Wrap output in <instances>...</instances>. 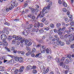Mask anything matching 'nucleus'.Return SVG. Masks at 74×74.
Wrapping results in <instances>:
<instances>
[{
	"mask_svg": "<svg viewBox=\"0 0 74 74\" xmlns=\"http://www.w3.org/2000/svg\"><path fill=\"white\" fill-rule=\"evenodd\" d=\"M46 50V52L47 53H49V54H51V50H49V49L48 48L47 49H46L45 46H43L40 48V50L42 53H45V52Z\"/></svg>",
	"mask_w": 74,
	"mask_h": 74,
	"instance_id": "obj_1",
	"label": "nucleus"
},
{
	"mask_svg": "<svg viewBox=\"0 0 74 74\" xmlns=\"http://www.w3.org/2000/svg\"><path fill=\"white\" fill-rule=\"evenodd\" d=\"M1 38L3 40H5L7 39V36L4 34H3L1 35Z\"/></svg>",
	"mask_w": 74,
	"mask_h": 74,
	"instance_id": "obj_2",
	"label": "nucleus"
},
{
	"mask_svg": "<svg viewBox=\"0 0 74 74\" xmlns=\"http://www.w3.org/2000/svg\"><path fill=\"white\" fill-rule=\"evenodd\" d=\"M47 7H45L42 10V12H45V14H47L49 12L48 11V10H47Z\"/></svg>",
	"mask_w": 74,
	"mask_h": 74,
	"instance_id": "obj_3",
	"label": "nucleus"
},
{
	"mask_svg": "<svg viewBox=\"0 0 74 74\" xmlns=\"http://www.w3.org/2000/svg\"><path fill=\"white\" fill-rule=\"evenodd\" d=\"M14 1V0L11 1V3H12V4H11V5L12 6V7H14H14H17L18 3H15V1Z\"/></svg>",
	"mask_w": 74,
	"mask_h": 74,
	"instance_id": "obj_4",
	"label": "nucleus"
},
{
	"mask_svg": "<svg viewBox=\"0 0 74 74\" xmlns=\"http://www.w3.org/2000/svg\"><path fill=\"white\" fill-rule=\"evenodd\" d=\"M73 34H65L64 36H65V38H70L71 37H72Z\"/></svg>",
	"mask_w": 74,
	"mask_h": 74,
	"instance_id": "obj_5",
	"label": "nucleus"
},
{
	"mask_svg": "<svg viewBox=\"0 0 74 74\" xmlns=\"http://www.w3.org/2000/svg\"><path fill=\"white\" fill-rule=\"evenodd\" d=\"M15 40H18V41H20V40H23V39L21 37H19V36H17L15 38Z\"/></svg>",
	"mask_w": 74,
	"mask_h": 74,
	"instance_id": "obj_6",
	"label": "nucleus"
},
{
	"mask_svg": "<svg viewBox=\"0 0 74 74\" xmlns=\"http://www.w3.org/2000/svg\"><path fill=\"white\" fill-rule=\"evenodd\" d=\"M25 39H23L21 40L20 42L17 41V45H20V42H21V43H23L24 41H25Z\"/></svg>",
	"mask_w": 74,
	"mask_h": 74,
	"instance_id": "obj_7",
	"label": "nucleus"
},
{
	"mask_svg": "<svg viewBox=\"0 0 74 74\" xmlns=\"http://www.w3.org/2000/svg\"><path fill=\"white\" fill-rule=\"evenodd\" d=\"M65 59V58L64 57H63L61 59V62L60 64V66H62V65H63V63L64 62V60Z\"/></svg>",
	"mask_w": 74,
	"mask_h": 74,
	"instance_id": "obj_8",
	"label": "nucleus"
},
{
	"mask_svg": "<svg viewBox=\"0 0 74 74\" xmlns=\"http://www.w3.org/2000/svg\"><path fill=\"white\" fill-rule=\"evenodd\" d=\"M24 69H25L24 66H21L19 70V71L20 73H22V72H23V70H24Z\"/></svg>",
	"mask_w": 74,
	"mask_h": 74,
	"instance_id": "obj_9",
	"label": "nucleus"
},
{
	"mask_svg": "<svg viewBox=\"0 0 74 74\" xmlns=\"http://www.w3.org/2000/svg\"><path fill=\"white\" fill-rule=\"evenodd\" d=\"M28 32H29V30H27V31H24L23 32V33L25 36H27V35H28Z\"/></svg>",
	"mask_w": 74,
	"mask_h": 74,
	"instance_id": "obj_10",
	"label": "nucleus"
},
{
	"mask_svg": "<svg viewBox=\"0 0 74 74\" xmlns=\"http://www.w3.org/2000/svg\"><path fill=\"white\" fill-rule=\"evenodd\" d=\"M28 52L26 53L25 55L26 56H29L30 55H31L32 53V51H28Z\"/></svg>",
	"mask_w": 74,
	"mask_h": 74,
	"instance_id": "obj_11",
	"label": "nucleus"
},
{
	"mask_svg": "<svg viewBox=\"0 0 74 74\" xmlns=\"http://www.w3.org/2000/svg\"><path fill=\"white\" fill-rule=\"evenodd\" d=\"M31 68H32V66H31L30 65H28L27 66V68L25 70L26 71H29L30 69H31Z\"/></svg>",
	"mask_w": 74,
	"mask_h": 74,
	"instance_id": "obj_12",
	"label": "nucleus"
},
{
	"mask_svg": "<svg viewBox=\"0 0 74 74\" xmlns=\"http://www.w3.org/2000/svg\"><path fill=\"white\" fill-rule=\"evenodd\" d=\"M37 23H35L34 25V27H35V28H37V27H38V28H39V24L38 23V22H37Z\"/></svg>",
	"mask_w": 74,
	"mask_h": 74,
	"instance_id": "obj_13",
	"label": "nucleus"
},
{
	"mask_svg": "<svg viewBox=\"0 0 74 74\" xmlns=\"http://www.w3.org/2000/svg\"><path fill=\"white\" fill-rule=\"evenodd\" d=\"M3 45L5 46L6 47H7L8 46V43L6 40H3Z\"/></svg>",
	"mask_w": 74,
	"mask_h": 74,
	"instance_id": "obj_14",
	"label": "nucleus"
},
{
	"mask_svg": "<svg viewBox=\"0 0 74 74\" xmlns=\"http://www.w3.org/2000/svg\"><path fill=\"white\" fill-rule=\"evenodd\" d=\"M18 62L20 63H23V59L22 57H20L18 59Z\"/></svg>",
	"mask_w": 74,
	"mask_h": 74,
	"instance_id": "obj_15",
	"label": "nucleus"
},
{
	"mask_svg": "<svg viewBox=\"0 0 74 74\" xmlns=\"http://www.w3.org/2000/svg\"><path fill=\"white\" fill-rule=\"evenodd\" d=\"M8 63L9 64H13V63H15L14 60L13 59L11 60L10 61L8 62Z\"/></svg>",
	"mask_w": 74,
	"mask_h": 74,
	"instance_id": "obj_16",
	"label": "nucleus"
},
{
	"mask_svg": "<svg viewBox=\"0 0 74 74\" xmlns=\"http://www.w3.org/2000/svg\"><path fill=\"white\" fill-rule=\"evenodd\" d=\"M62 67L63 68H65V69H69V66L67 65H64L63 64L62 66Z\"/></svg>",
	"mask_w": 74,
	"mask_h": 74,
	"instance_id": "obj_17",
	"label": "nucleus"
},
{
	"mask_svg": "<svg viewBox=\"0 0 74 74\" xmlns=\"http://www.w3.org/2000/svg\"><path fill=\"white\" fill-rule=\"evenodd\" d=\"M36 58H40L41 57V53H40L36 54L35 56Z\"/></svg>",
	"mask_w": 74,
	"mask_h": 74,
	"instance_id": "obj_18",
	"label": "nucleus"
},
{
	"mask_svg": "<svg viewBox=\"0 0 74 74\" xmlns=\"http://www.w3.org/2000/svg\"><path fill=\"white\" fill-rule=\"evenodd\" d=\"M17 52L19 53H21L22 55H25V52L23 51H18Z\"/></svg>",
	"mask_w": 74,
	"mask_h": 74,
	"instance_id": "obj_19",
	"label": "nucleus"
},
{
	"mask_svg": "<svg viewBox=\"0 0 74 74\" xmlns=\"http://www.w3.org/2000/svg\"><path fill=\"white\" fill-rule=\"evenodd\" d=\"M36 7L35 8L36 10V12H38V11H39V6L38 5H36Z\"/></svg>",
	"mask_w": 74,
	"mask_h": 74,
	"instance_id": "obj_20",
	"label": "nucleus"
},
{
	"mask_svg": "<svg viewBox=\"0 0 74 74\" xmlns=\"http://www.w3.org/2000/svg\"><path fill=\"white\" fill-rule=\"evenodd\" d=\"M71 40L69 39V40H68L66 42V44L67 45H69L70 44V42H72Z\"/></svg>",
	"mask_w": 74,
	"mask_h": 74,
	"instance_id": "obj_21",
	"label": "nucleus"
},
{
	"mask_svg": "<svg viewBox=\"0 0 74 74\" xmlns=\"http://www.w3.org/2000/svg\"><path fill=\"white\" fill-rule=\"evenodd\" d=\"M38 23L39 24V27H40H40H43V26H44V24H43V23H40L39 22H38Z\"/></svg>",
	"mask_w": 74,
	"mask_h": 74,
	"instance_id": "obj_22",
	"label": "nucleus"
},
{
	"mask_svg": "<svg viewBox=\"0 0 74 74\" xmlns=\"http://www.w3.org/2000/svg\"><path fill=\"white\" fill-rule=\"evenodd\" d=\"M36 40L39 43H41L42 44V43L43 41H42V40H39L38 39L36 38Z\"/></svg>",
	"mask_w": 74,
	"mask_h": 74,
	"instance_id": "obj_23",
	"label": "nucleus"
},
{
	"mask_svg": "<svg viewBox=\"0 0 74 74\" xmlns=\"http://www.w3.org/2000/svg\"><path fill=\"white\" fill-rule=\"evenodd\" d=\"M69 39L71 40V41H73L74 40V35L73 36L72 35V36Z\"/></svg>",
	"mask_w": 74,
	"mask_h": 74,
	"instance_id": "obj_24",
	"label": "nucleus"
},
{
	"mask_svg": "<svg viewBox=\"0 0 74 74\" xmlns=\"http://www.w3.org/2000/svg\"><path fill=\"white\" fill-rule=\"evenodd\" d=\"M31 12H33L34 13V12H35V11H36V9L35 8V9L34 8H32L31 9Z\"/></svg>",
	"mask_w": 74,
	"mask_h": 74,
	"instance_id": "obj_25",
	"label": "nucleus"
},
{
	"mask_svg": "<svg viewBox=\"0 0 74 74\" xmlns=\"http://www.w3.org/2000/svg\"><path fill=\"white\" fill-rule=\"evenodd\" d=\"M55 60L58 63H59L60 62V59L58 57L55 58Z\"/></svg>",
	"mask_w": 74,
	"mask_h": 74,
	"instance_id": "obj_26",
	"label": "nucleus"
},
{
	"mask_svg": "<svg viewBox=\"0 0 74 74\" xmlns=\"http://www.w3.org/2000/svg\"><path fill=\"white\" fill-rule=\"evenodd\" d=\"M39 32L40 33L42 34V33H43L44 32V30L42 29H40L39 30Z\"/></svg>",
	"mask_w": 74,
	"mask_h": 74,
	"instance_id": "obj_27",
	"label": "nucleus"
},
{
	"mask_svg": "<svg viewBox=\"0 0 74 74\" xmlns=\"http://www.w3.org/2000/svg\"><path fill=\"white\" fill-rule=\"evenodd\" d=\"M60 38L61 40H64L65 38V37L64 35H62L60 36Z\"/></svg>",
	"mask_w": 74,
	"mask_h": 74,
	"instance_id": "obj_28",
	"label": "nucleus"
},
{
	"mask_svg": "<svg viewBox=\"0 0 74 74\" xmlns=\"http://www.w3.org/2000/svg\"><path fill=\"white\" fill-rule=\"evenodd\" d=\"M48 69H45L43 71V73L44 74H46V73H48Z\"/></svg>",
	"mask_w": 74,
	"mask_h": 74,
	"instance_id": "obj_29",
	"label": "nucleus"
},
{
	"mask_svg": "<svg viewBox=\"0 0 74 74\" xmlns=\"http://www.w3.org/2000/svg\"><path fill=\"white\" fill-rule=\"evenodd\" d=\"M0 71H4V66H1L0 67Z\"/></svg>",
	"mask_w": 74,
	"mask_h": 74,
	"instance_id": "obj_30",
	"label": "nucleus"
},
{
	"mask_svg": "<svg viewBox=\"0 0 74 74\" xmlns=\"http://www.w3.org/2000/svg\"><path fill=\"white\" fill-rule=\"evenodd\" d=\"M56 26L57 27H59L61 26V24L59 23H58L57 24Z\"/></svg>",
	"mask_w": 74,
	"mask_h": 74,
	"instance_id": "obj_31",
	"label": "nucleus"
},
{
	"mask_svg": "<svg viewBox=\"0 0 74 74\" xmlns=\"http://www.w3.org/2000/svg\"><path fill=\"white\" fill-rule=\"evenodd\" d=\"M62 4L63 5L64 7H67V4L66 3V2H64L63 3H62Z\"/></svg>",
	"mask_w": 74,
	"mask_h": 74,
	"instance_id": "obj_32",
	"label": "nucleus"
},
{
	"mask_svg": "<svg viewBox=\"0 0 74 74\" xmlns=\"http://www.w3.org/2000/svg\"><path fill=\"white\" fill-rule=\"evenodd\" d=\"M8 40H11V39L12 38V36H8Z\"/></svg>",
	"mask_w": 74,
	"mask_h": 74,
	"instance_id": "obj_33",
	"label": "nucleus"
},
{
	"mask_svg": "<svg viewBox=\"0 0 74 74\" xmlns=\"http://www.w3.org/2000/svg\"><path fill=\"white\" fill-rule=\"evenodd\" d=\"M44 30L47 31H48L49 30V27H45L44 28Z\"/></svg>",
	"mask_w": 74,
	"mask_h": 74,
	"instance_id": "obj_34",
	"label": "nucleus"
},
{
	"mask_svg": "<svg viewBox=\"0 0 74 74\" xmlns=\"http://www.w3.org/2000/svg\"><path fill=\"white\" fill-rule=\"evenodd\" d=\"M28 4L26 2H25L24 3V6L25 7H27L28 5Z\"/></svg>",
	"mask_w": 74,
	"mask_h": 74,
	"instance_id": "obj_35",
	"label": "nucleus"
},
{
	"mask_svg": "<svg viewBox=\"0 0 74 74\" xmlns=\"http://www.w3.org/2000/svg\"><path fill=\"white\" fill-rule=\"evenodd\" d=\"M60 41H57L56 42V44L58 45H59L60 44Z\"/></svg>",
	"mask_w": 74,
	"mask_h": 74,
	"instance_id": "obj_36",
	"label": "nucleus"
},
{
	"mask_svg": "<svg viewBox=\"0 0 74 74\" xmlns=\"http://www.w3.org/2000/svg\"><path fill=\"white\" fill-rule=\"evenodd\" d=\"M19 58L18 57H16L15 58H14V59L15 60H16V61H19Z\"/></svg>",
	"mask_w": 74,
	"mask_h": 74,
	"instance_id": "obj_37",
	"label": "nucleus"
},
{
	"mask_svg": "<svg viewBox=\"0 0 74 74\" xmlns=\"http://www.w3.org/2000/svg\"><path fill=\"white\" fill-rule=\"evenodd\" d=\"M3 29H4V30L2 31V33H5V32L6 31L7 28H4Z\"/></svg>",
	"mask_w": 74,
	"mask_h": 74,
	"instance_id": "obj_38",
	"label": "nucleus"
},
{
	"mask_svg": "<svg viewBox=\"0 0 74 74\" xmlns=\"http://www.w3.org/2000/svg\"><path fill=\"white\" fill-rule=\"evenodd\" d=\"M64 19L65 22H66V23L69 22V21L68 20V18H65L64 17Z\"/></svg>",
	"mask_w": 74,
	"mask_h": 74,
	"instance_id": "obj_39",
	"label": "nucleus"
},
{
	"mask_svg": "<svg viewBox=\"0 0 74 74\" xmlns=\"http://www.w3.org/2000/svg\"><path fill=\"white\" fill-rule=\"evenodd\" d=\"M64 45V43L63 42H60V45L61 46H63Z\"/></svg>",
	"mask_w": 74,
	"mask_h": 74,
	"instance_id": "obj_40",
	"label": "nucleus"
},
{
	"mask_svg": "<svg viewBox=\"0 0 74 74\" xmlns=\"http://www.w3.org/2000/svg\"><path fill=\"white\" fill-rule=\"evenodd\" d=\"M44 12H42V14H41V16H40V18H43L44 16Z\"/></svg>",
	"mask_w": 74,
	"mask_h": 74,
	"instance_id": "obj_41",
	"label": "nucleus"
},
{
	"mask_svg": "<svg viewBox=\"0 0 74 74\" xmlns=\"http://www.w3.org/2000/svg\"><path fill=\"white\" fill-rule=\"evenodd\" d=\"M46 21V18H44L42 19L41 21L43 22V23H44V21Z\"/></svg>",
	"mask_w": 74,
	"mask_h": 74,
	"instance_id": "obj_42",
	"label": "nucleus"
},
{
	"mask_svg": "<svg viewBox=\"0 0 74 74\" xmlns=\"http://www.w3.org/2000/svg\"><path fill=\"white\" fill-rule=\"evenodd\" d=\"M5 49H6L7 51L8 52H11V51H10V50L9 48H8L7 47H5Z\"/></svg>",
	"mask_w": 74,
	"mask_h": 74,
	"instance_id": "obj_43",
	"label": "nucleus"
},
{
	"mask_svg": "<svg viewBox=\"0 0 74 74\" xmlns=\"http://www.w3.org/2000/svg\"><path fill=\"white\" fill-rule=\"evenodd\" d=\"M69 29L71 31H74V29L72 27H70L69 28Z\"/></svg>",
	"mask_w": 74,
	"mask_h": 74,
	"instance_id": "obj_44",
	"label": "nucleus"
},
{
	"mask_svg": "<svg viewBox=\"0 0 74 74\" xmlns=\"http://www.w3.org/2000/svg\"><path fill=\"white\" fill-rule=\"evenodd\" d=\"M61 29V30H62V31H64L65 29H66V27L65 26H63L62 27V28Z\"/></svg>",
	"mask_w": 74,
	"mask_h": 74,
	"instance_id": "obj_45",
	"label": "nucleus"
},
{
	"mask_svg": "<svg viewBox=\"0 0 74 74\" xmlns=\"http://www.w3.org/2000/svg\"><path fill=\"white\" fill-rule=\"evenodd\" d=\"M32 72L33 73H34V74H36L37 73V70H34Z\"/></svg>",
	"mask_w": 74,
	"mask_h": 74,
	"instance_id": "obj_46",
	"label": "nucleus"
},
{
	"mask_svg": "<svg viewBox=\"0 0 74 74\" xmlns=\"http://www.w3.org/2000/svg\"><path fill=\"white\" fill-rule=\"evenodd\" d=\"M67 57L69 58V59H70L71 58V55L70 54H69L67 56Z\"/></svg>",
	"mask_w": 74,
	"mask_h": 74,
	"instance_id": "obj_47",
	"label": "nucleus"
},
{
	"mask_svg": "<svg viewBox=\"0 0 74 74\" xmlns=\"http://www.w3.org/2000/svg\"><path fill=\"white\" fill-rule=\"evenodd\" d=\"M53 36H50L49 37V39L50 40H51V39H53Z\"/></svg>",
	"mask_w": 74,
	"mask_h": 74,
	"instance_id": "obj_48",
	"label": "nucleus"
},
{
	"mask_svg": "<svg viewBox=\"0 0 74 74\" xmlns=\"http://www.w3.org/2000/svg\"><path fill=\"white\" fill-rule=\"evenodd\" d=\"M66 63V64H68L69 63V59H67L66 60V61H65Z\"/></svg>",
	"mask_w": 74,
	"mask_h": 74,
	"instance_id": "obj_49",
	"label": "nucleus"
},
{
	"mask_svg": "<svg viewBox=\"0 0 74 74\" xmlns=\"http://www.w3.org/2000/svg\"><path fill=\"white\" fill-rule=\"evenodd\" d=\"M4 25H7V26H10V24L9 23H7V22H5L4 23Z\"/></svg>",
	"mask_w": 74,
	"mask_h": 74,
	"instance_id": "obj_50",
	"label": "nucleus"
},
{
	"mask_svg": "<svg viewBox=\"0 0 74 74\" xmlns=\"http://www.w3.org/2000/svg\"><path fill=\"white\" fill-rule=\"evenodd\" d=\"M28 27L29 28H26V30H29V29H31V26L30 25H28Z\"/></svg>",
	"mask_w": 74,
	"mask_h": 74,
	"instance_id": "obj_51",
	"label": "nucleus"
},
{
	"mask_svg": "<svg viewBox=\"0 0 74 74\" xmlns=\"http://www.w3.org/2000/svg\"><path fill=\"white\" fill-rule=\"evenodd\" d=\"M26 48V50H27V51H30V50H29V46H27Z\"/></svg>",
	"mask_w": 74,
	"mask_h": 74,
	"instance_id": "obj_52",
	"label": "nucleus"
},
{
	"mask_svg": "<svg viewBox=\"0 0 74 74\" xmlns=\"http://www.w3.org/2000/svg\"><path fill=\"white\" fill-rule=\"evenodd\" d=\"M50 26L51 27H52V28H53L54 27V25L52 24H51L50 25Z\"/></svg>",
	"mask_w": 74,
	"mask_h": 74,
	"instance_id": "obj_53",
	"label": "nucleus"
},
{
	"mask_svg": "<svg viewBox=\"0 0 74 74\" xmlns=\"http://www.w3.org/2000/svg\"><path fill=\"white\" fill-rule=\"evenodd\" d=\"M14 49H15V47H12L11 48V51H14Z\"/></svg>",
	"mask_w": 74,
	"mask_h": 74,
	"instance_id": "obj_54",
	"label": "nucleus"
},
{
	"mask_svg": "<svg viewBox=\"0 0 74 74\" xmlns=\"http://www.w3.org/2000/svg\"><path fill=\"white\" fill-rule=\"evenodd\" d=\"M62 11L63 12H66L67 11V9H66L65 8H64L62 9Z\"/></svg>",
	"mask_w": 74,
	"mask_h": 74,
	"instance_id": "obj_55",
	"label": "nucleus"
},
{
	"mask_svg": "<svg viewBox=\"0 0 74 74\" xmlns=\"http://www.w3.org/2000/svg\"><path fill=\"white\" fill-rule=\"evenodd\" d=\"M53 30L55 33H58V32H59V31H58V30H57L56 29H54Z\"/></svg>",
	"mask_w": 74,
	"mask_h": 74,
	"instance_id": "obj_56",
	"label": "nucleus"
},
{
	"mask_svg": "<svg viewBox=\"0 0 74 74\" xmlns=\"http://www.w3.org/2000/svg\"><path fill=\"white\" fill-rule=\"evenodd\" d=\"M25 13H27V12H29V10L28 9H26L25 10Z\"/></svg>",
	"mask_w": 74,
	"mask_h": 74,
	"instance_id": "obj_57",
	"label": "nucleus"
},
{
	"mask_svg": "<svg viewBox=\"0 0 74 74\" xmlns=\"http://www.w3.org/2000/svg\"><path fill=\"white\" fill-rule=\"evenodd\" d=\"M18 73V70L17 69L16 70L14 71L15 74H17Z\"/></svg>",
	"mask_w": 74,
	"mask_h": 74,
	"instance_id": "obj_58",
	"label": "nucleus"
},
{
	"mask_svg": "<svg viewBox=\"0 0 74 74\" xmlns=\"http://www.w3.org/2000/svg\"><path fill=\"white\" fill-rule=\"evenodd\" d=\"M32 52H35L36 51V49L34 48H33L32 49Z\"/></svg>",
	"mask_w": 74,
	"mask_h": 74,
	"instance_id": "obj_59",
	"label": "nucleus"
},
{
	"mask_svg": "<svg viewBox=\"0 0 74 74\" xmlns=\"http://www.w3.org/2000/svg\"><path fill=\"white\" fill-rule=\"evenodd\" d=\"M55 38H57V37H58V35L56 34L55 35H54L53 36Z\"/></svg>",
	"mask_w": 74,
	"mask_h": 74,
	"instance_id": "obj_60",
	"label": "nucleus"
},
{
	"mask_svg": "<svg viewBox=\"0 0 74 74\" xmlns=\"http://www.w3.org/2000/svg\"><path fill=\"white\" fill-rule=\"evenodd\" d=\"M36 69V66H32V68H31V69Z\"/></svg>",
	"mask_w": 74,
	"mask_h": 74,
	"instance_id": "obj_61",
	"label": "nucleus"
},
{
	"mask_svg": "<svg viewBox=\"0 0 74 74\" xmlns=\"http://www.w3.org/2000/svg\"><path fill=\"white\" fill-rule=\"evenodd\" d=\"M29 42V40H25V44H27V43H28Z\"/></svg>",
	"mask_w": 74,
	"mask_h": 74,
	"instance_id": "obj_62",
	"label": "nucleus"
},
{
	"mask_svg": "<svg viewBox=\"0 0 74 74\" xmlns=\"http://www.w3.org/2000/svg\"><path fill=\"white\" fill-rule=\"evenodd\" d=\"M59 36H61L62 34V32H60L58 33Z\"/></svg>",
	"mask_w": 74,
	"mask_h": 74,
	"instance_id": "obj_63",
	"label": "nucleus"
},
{
	"mask_svg": "<svg viewBox=\"0 0 74 74\" xmlns=\"http://www.w3.org/2000/svg\"><path fill=\"white\" fill-rule=\"evenodd\" d=\"M66 33H67V34H70L71 32L70 31V30H68L66 31Z\"/></svg>",
	"mask_w": 74,
	"mask_h": 74,
	"instance_id": "obj_64",
	"label": "nucleus"
}]
</instances>
